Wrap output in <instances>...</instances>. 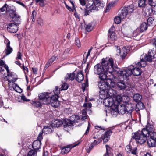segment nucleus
Returning <instances> with one entry per match:
<instances>
[{
    "mask_svg": "<svg viewBox=\"0 0 156 156\" xmlns=\"http://www.w3.org/2000/svg\"><path fill=\"white\" fill-rule=\"evenodd\" d=\"M116 68L118 67L115 66L113 59L108 57L102 59L101 64H98L95 65L94 72L95 74L99 75V78L100 79L104 80L106 79L109 73L110 75L108 76L113 75Z\"/></svg>",
    "mask_w": 156,
    "mask_h": 156,
    "instance_id": "f257e3e1",
    "label": "nucleus"
},
{
    "mask_svg": "<svg viewBox=\"0 0 156 156\" xmlns=\"http://www.w3.org/2000/svg\"><path fill=\"white\" fill-rule=\"evenodd\" d=\"M121 70L119 68H116V69L112 76H113L112 79L115 84H116L117 88L120 90H123L127 86L123 80L127 77H124V75L121 74Z\"/></svg>",
    "mask_w": 156,
    "mask_h": 156,
    "instance_id": "f03ea898",
    "label": "nucleus"
},
{
    "mask_svg": "<svg viewBox=\"0 0 156 156\" xmlns=\"http://www.w3.org/2000/svg\"><path fill=\"white\" fill-rule=\"evenodd\" d=\"M147 132L146 130H142L137 132L133 133V136L131 139V141H134L140 144H143L145 142L148 136L146 134Z\"/></svg>",
    "mask_w": 156,
    "mask_h": 156,
    "instance_id": "7ed1b4c3",
    "label": "nucleus"
},
{
    "mask_svg": "<svg viewBox=\"0 0 156 156\" xmlns=\"http://www.w3.org/2000/svg\"><path fill=\"white\" fill-rule=\"evenodd\" d=\"M120 73L121 75H124L125 76H124V77H127L132 74L135 76L140 75L141 74V71L139 68L135 67L131 69L130 68L129 69H127L121 70Z\"/></svg>",
    "mask_w": 156,
    "mask_h": 156,
    "instance_id": "20e7f679",
    "label": "nucleus"
},
{
    "mask_svg": "<svg viewBox=\"0 0 156 156\" xmlns=\"http://www.w3.org/2000/svg\"><path fill=\"white\" fill-rule=\"evenodd\" d=\"M112 133V131L111 130H107L104 134L102 136L101 138H99L98 139V141L96 140H94L93 142L89 147L90 150H91L95 145H98L100 142L103 140L104 143H105L108 142L110 139V136Z\"/></svg>",
    "mask_w": 156,
    "mask_h": 156,
    "instance_id": "39448f33",
    "label": "nucleus"
},
{
    "mask_svg": "<svg viewBox=\"0 0 156 156\" xmlns=\"http://www.w3.org/2000/svg\"><path fill=\"white\" fill-rule=\"evenodd\" d=\"M50 95V92H44L40 93L38 97L43 104L47 105L50 104L51 102Z\"/></svg>",
    "mask_w": 156,
    "mask_h": 156,
    "instance_id": "423d86ee",
    "label": "nucleus"
},
{
    "mask_svg": "<svg viewBox=\"0 0 156 156\" xmlns=\"http://www.w3.org/2000/svg\"><path fill=\"white\" fill-rule=\"evenodd\" d=\"M42 133L40 132L37 138V140L34 141L32 144V147L34 150H37L40 148L41 145V140L42 139Z\"/></svg>",
    "mask_w": 156,
    "mask_h": 156,
    "instance_id": "0eeeda50",
    "label": "nucleus"
},
{
    "mask_svg": "<svg viewBox=\"0 0 156 156\" xmlns=\"http://www.w3.org/2000/svg\"><path fill=\"white\" fill-rule=\"evenodd\" d=\"M114 48L116 50L117 52L119 54V55L122 58H124L125 57L127 53L129 50V49L127 48L126 47H124L120 49L119 47L118 46H115Z\"/></svg>",
    "mask_w": 156,
    "mask_h": 156,
    "instance_id": "6e6552de",
    "label": "nucleus"
},
{
    "mask_svg": "<svg viewBox=\"0 0 156 156\" xmlns=\"http://www.w3.org/2000/svg\"><path fill=\"white\" fill-rule=\"evenodd\" d=\"M149 135L150 137L147 140V144L149 147H154L156 145V133H152Z\"/></svg>",
    "mask_w": 156,
    "mask_h": 156,
    "instance_id": "1a4fd4ad",
    "label": "nucleus"
},
{
    "mask_svg": "<svg viewBox=\"0 0 156 156\" xmlns=\"http://www.w3.org/2000/svg\"><path fill=\"white\" fill-rule=\"evenodd\" d=\"M15 23H10L8 24L7 29L11 33H15L18 30V25L20 24V22L18 21H16V22Z\"/></svg>",
    "mask_w": 156,
    "mask_h": 156,
    "instance_id": "9d476101",
    "label": "nucleus"
},
{
    "mask_svg": "<svg viewBox=\"0 0 156 156\" xmlns=\"http://www.w3.org/2000/svg\"><path fill=\"white\" fill-rule=\"evenodd\" d=\"M6 80L9 82L8 85L10 86V83H13L15 82L17 80V76L13 73L9 72V71L8 73V74L6 76Z\"/></svg>",
    "mask_w": 156,
    "mask_h": 156,
    "instance_id": "9b49d317",
    "label": "nucleus"
},
{
    "mask_svg": "<svg viewBox=\"0 0 156 156\" xmlns=\"http://www.w3.org/2000/svg\"><path fill=\"white\" fill-rule=\"evenodd\" d=\"M125 105L119 104L117 106V109H112L111 112H118L119 114H124L126 112Z\"/></svg>",
    "mask_w": 156,
    "mask_h": 156,
    "instance_id": "f8f14e48",
    "label": "nucleus"
},
{
    "mask_svg": "<svg viewBox=\"0 0 156 156\" xmlns=\"http://www.w3.org/2000/svg\"><path fill=\"white\" fill-rule=\"evenodd\" d=\"M80 143V142L73 144L68 145L66 147L63 148L62 149L61 153L62 154H66L69 152L71 148H73L74 147L77 146Z\"/></svg>",
    "mask_w": 156,
    "mask_h": 156,
    "instance_id": "ddd939ff",
    "label": "nucleus"
},
{
    "mask_svg": "<svg viewBox=\"0 0 156 156\" xmlns=\"http://www.w3.org/2000/svg\"><path fill=\"white\" fill-rule=\"evenodd\" d=\"M104 6V2L101 1L99 0H95L94 2V5L93 7V10L97 11L99 9H102Z\"/></svg>",
    "mask_w": 156,
    "mask_h": 156,
    "instance_id": "4468645a",
    "label": "nucleus"
},
{
    "mask_svg": "<svg viewBox=\"0 0 156 156\" xmlns=\"http://www.w3.org/2000/svg\"><path fill=\"white\" fill-rule=\"evenodd\" d=\"M8 11L10 17L14 19V21H16L17 20V21L20 22V16L16 14L15 11L12 9H10Z\"/></svg>",
    "mask_w": 156,
    "mask_h": 156,
    "instance_id": "2eb2a0df",
    "label": "nucleus"
},
{
    "mask_svg": "<svg viewBox=\"0 0 156 156\" xmlns=\"http://www.w3.org/2000/svg\"><path fill=\"white\" fill-rule=\"evenodd\" d=\"M142 130H144L147 131L146 134L149 136L150 134L153 132L154 130V128L152 125L148 124L146 126V127L143 128Z\"/></svg>",
    "mask_w": 156,
    "mask_h": 156,
    "instance_id": "dca6fc26",
    "label": "nucleus"
},
{
    "mask_svg": "<svg viewBox=\"0 0 156 156\" xmlns=\"http://www.w3.org/2000/svg\"><path fill=\"white\" fill-rule=\"evenodd\" d=\"M5 42H6V47L5 50V53L6 55H8L10 54L13 51L12 48L10 46V42L8 40H5Z\"/></svg>",
    "mask_w": 156,
    "mask_h": 156,
    "instance_id": "f3484780",
    "label": "nucleus"
},
{
    "mask_svg": "<svg viewBox=\"0 0 156 156\" xmlns=\"http://www.w3.org/2000/svg\"><path fill=\"white\" fill-rule=\"evenodd\" d=\"M98 86L100 89L103 91L106 90L108 87L106 83L103 80H101L98 83Z\"/></svg>",
    "mask_w": 156,
    "mask_h": 156,
    "instance_id": "a211bd4d",
    "label": "nucleus"
},
{
    "mask_svg": "<svg viewBox=\"0 0 156 156\" xmlns=\"http://www.w3.org/2000/svg\"><path fill=\"white\" fill-rule=\"evenodd\" d=\"M53 127L52 126H44L42 130V132H41L42 133H43L46 134H48L52 133L53 130Z\"/></svg>",
    "mask_w": 156,
    "mask_h": 156,
    "instance_id": "6ab92c4d",
    "label": "nucleus"
},
{
    "mask_svg": "<svg viewBox=\"0 0 156 156\" xmlns=\"http://www.w3.org/2000/svg\"><path fill=\"white\" fill-rule=\"evenodd\" d=\"M75 75V74L74 72L67 73L65 77V80L67 81L68 79H69L70 80L73 81L74 79Z\"/></svg>",
    "mask_w": 156,
    "mask_h": 156,
    "instance_id": "aec40b11",
    "label": "nucleus"
},
{
    "mask_svg": "<svg viewBox=\"0 0 156 156\" xmlns=\"http://www.w3.org/2000/svg\"><path fill=\"white\" fill-rule=\"evenodd\" d=\"M93 0H87V8H90V12H92V10H93V7H94V2Z\"/></svg>",
    "mask_w": 156,
    "mask_h": 156,
    "instance_id": "412c9836",
    "label": "nucleus"
},
{
    "mask_svg": "<svg viewBox=\"0 0 156 156\" xmlns=\"http://www.w3.org/2000/svg\"><path fill=\"white\" fill-rule=\"evenodd\" d=\"M126 109V112L131 113L134 110V105L131 103H128L125 105Z\"/></svg>",
    "mask_w": 156,
    "mask_h": 156,
    "instance_id": "4be33fe9",
    "label": "nucleus"
},
{
    "mask_svg": "<svg viewBox=\"0 0 156 156\" xmlns=\"http://www.w3.org/2000/svg\"><path fill=\"white\" fill-rule=\"evenodd\" d=\"M76 78V80L79 82H80L83 80V75L81 71L78 73Z\"/></svg>",
    "mask_w": 156,
    "mask_h": 156,
    "instance_id": "5701e85b",
    "label": "nucleus"
},
{
    "mask_svg": "<svg viewBox=\"0 0 156 156\" xmlns=\"http://www.w3.org/2000/svg\"><path fill=\"white\" fill-rule=\"evenodd\" d=\"M62 124V121L59 119H56L51 124V126L53 127H59Z\"/></svg>",
    "mask_w": 156,
    "mask_h": 156,
    "instance_id": "b1692460",
    "label": "nucleus"
},
{
    "mask_svg": "<svg viewBox=\"0 0 156 156\" xmlns=\"http://www.w3.org/2000/svg\"><path fill=\"white\" fill-rule=\"evenodd\" d=\"M70 120L73 123H77L78 121L80 120V117L77 115H73L70 117Z\"/></svg>",
    "mask_w": 156,
    "mask_h": 156,
    "instance_id": "393cba45",
    "label": "nucleus"
},
{
    "mask_svg": "<svg viewBox=\"0 0 156 156\" xmlns=\"http://www.w3.org/2000/svg\"><path fill=\"white\" fill-rule=\"evenodd\" d=\"M108 39L111 41H114L117 38V36L115 33L114 32L112 33L109 32L108 34Z\"/></svg>",
    "mask_w": 156,
    "mask_h": 156,
    "instance_id": "a878e982",
    "label": "nucleus"
},
{
    "mask_svg": "<svg viewBox=\"0 0 156 156\" xmlns=\"http://www.w3.org/2000/svg\"><path fill=\"white\" fill-rule=\"evenodd\" d=\"M121 11V12L119 16L122 19H124L127 16L128 13L124 8H123Z\"/></svg>",
    "mask_w": 156,
    "mask_h": 156,
    "instance_id": "bb28decb",
    "label": "nucleus"
},
{
    "mask_svg": "<svg viewBox=\"0 0 156 156\" xmlns=\"http://www.w3.org/2000/svg\"><path fill=\"white\" fill-rule=\"evenodd\" d=\"M32 105L36 107H40L42 106V105L44 104L39 99L36 101H32L31 103Z\"/></svg>",
    "mask_w": 156,
    "mask_h": 156,
    "instance_id": "cd10ccee",
    "label": "nucleus"
},
{
    "mask_svg": "<svg viewBox=\"0 0 156 156\" xmlns=\"http://www.w3.org/2000/svg\"><path fill=\"white\" fill-rule=\"evenodd\" d=\"M142 97L139 94H136L133 95V98L134 100L136 102L140 101L142 99Z\"/></svg>",
    "mask_w": 156,
    "mask_h": 156,
    "instance_id": "c85d7f7f",
    "label": "nucleus"
},
{
    "mask_svg": "<svg viewBox=\"0 0 156 156\" xmlns=\"http://www.w3.org/2000/svg\"><path fill=\"white\" fill-rule=\"evenodd\" d=\"M104 103L105 106L108 107H111L113 104L112 100L111 101L110 99L108 98L105 99L104 101Z\"/></svg>",
    "mask_w": 156,
    "mask_h": 156,
    "instance_id": "c756f323",
    "label": "nucleus"
},
{
    "mask_svg": "<svg viewBox=\"0 0 156 156\" xmlns=\"http://www.w3.org/2000/svg\"><path fill=\"white\" fill-rule=\"evenodd\" d=\"M144 12L145 13V15L147 16H151L153 14L151 9V8H146L144 11Z\"/></svg>",
    "mask_w": 156,
    "mask_h": 156,
    "instance_id": "7c9ffc66",
    "label": "nucleus"
},
{
    "mask_svg": "<svg viewBox=\"0 0 156 156\" xmlns=\"http://www.w3.org/2000/svg\"><path fill=\"white\" fill-rule=\"evenodd\" d=\"M50 93V101L51 102L52 101H57L58 100V96L56 94L53 95L51 92ZM51 102H50L51 103Z\"/></svg>",
    "mask_w": 156,
    "mask_h": 156,
    "instance_id": "2f4dec72",
    "label": "nucleus"
},
{
    "mask_svg": "<svg viewBox=\"0 0 156 156\" xmlns=\"http://www.w3.org/2000/svg\"><path fill=\"white\" fill-rule=\"evenodd\" d=\"M36 3L41 7H43L46 4V0H35Z\"/></svg>",
    "mask_w": 156,
    "mask_h": 156,
    "instance_id": "473e14b6",
    "label": "nucleus"
},
{
    "mask_svg": "<svg viewBox=\"0 0 156 156\" xmlns=\"http://www.w3.org/2000/svg\"><path fill=\"white\" fill-rule=\"evenodd\" d=\"M12 87L13 89L17 92L20 93L22 92V89H21L19 87V86H18L16 84H13L12 85Z\"/></svg>",
    "mask_w": 156,
    "mask_h": 156,
    "instance_id": "72a5a7b5",
    "label": "nucleus"
},
{
    "mask_svg": "<svg viewBox=\"0 0 156 156\" xmlns=\"http://www.w3.org/2000/svg\"><path fill=\"white\" fill-rule=\"evenodd\" d=\"M126 10L128 13H132L133 11V5H131L129 6L124 8Z\"/></svg>",
    "mask_w": 156,
    "mask_h": 156,
    "instance_id": "f704fd0d",
    "label": "nucleus"
},
{
    "mask_svg": "<svg viewBox=\"0 0 156 156\" xmlns=\"http://www.w3.org/2000/svg\"><path fill=\"white\" fill-rule=\"evenodd\" d=\"M152 57L151 52H150L149 51L148 52V54L146 55L145 57V59L146 61L151 62L152 61Z\"/></svg>",
    "mask_w": 156,
    "mask_h": 156,
    "instance_id": "c9c22d12",
    "label": "nucleus"
},
{
    "mask_svg": "<svg viewBox=\"0 0 156 156\" xmlns=\"http://www.w3.org/2000/svg\"><path fill=\"white\" fill-rule=\"evenodd\" d=\"M146 62L144 61L143 59H141L140 62H138L136 64V65H137V66L144 67L146 66Z\"/></svg>",
    "mask_w": 156,
    "mask_h": 156,
    "instance_id": "e433bc0d",
    "label": "nucleus"
},
{
    "mask_svg": "<svg viewBox=\"0 0 156 156\" xmlns=\"http://www.w3.org/2000/svg\"><path fill=\"white\" fill-rule=\"evenodd\" d=\"M136 109L139 110L143 109L144 108V104L141 102H140L136 105Z\"/></svg>",
    "mask_w": 156,
    "mask_h": 156,
    "instance_id": "4c0bfd02",
    "label": "nucleus"
},
{
    "mask_svg": "<svg viewBox=\"0 0 156 156\" xmlns=\"http://www.w3.org/2000/svg\"><path fill=\"white\" fill-rule=\"evenodd\" d=\"M37 152L36 150L31 149L28 152L27 156H35L37 155Z\"/></svg>",
    "mask_w": 156,
    "mask_h": 156,
    "instance_id": "58836bf2",
    "label": "nucleus"
},
{
    "mask_svg": "<svg viewBox=\"0 0 156 156\" xmlns=\"http://www.w3.org/2000/svg\"><path fill=\"white\" fill-rule=\"evenodd\" d=\"M148 27V26L145 23H143L140 26V30L141 31L143 32L146 30Z\"/></svg>",
    "mask_w": 156,
    "mask_h": 156,
    "instance_id": "ea45409f",
    "label": "nucleus"
},
{
    "mask_svg": "<svg viewBox=\"0 0 156 156\" xmlns=\"http://www.w3.org/2000/svg\"><path fill=\"white\" fill-rule=\"evenodd\" d=\"M145 5V0H139L138 2V6L139 7H144Z\"/></svg>",
    "mask_w": 156,
    "mask_h": 156,
    "instance_id": "a19ab883",
    "label": "nucleus"
},
{
    "mask_svg": "<svg viewBox=\"0 0 156 156\" xmlns=\"http://www.w3.org/2000/svg\"><path fill=\"white\" fill-rule=\"evenodd\" d=\"M5 69H6L7 73L9 71L8 66L6 65H5L3 66H0V72H4Z\"/></svg>",
    "mask_w": 156,
    "mask_h": 156,
    "instance_id": "79ce46f5",
    "label": "nucleus"
},
{
    "mask_svg": "<svg viewBox=\"0 0 156 156\" xmlns=\"http://www.w3.org/2000/svg\"><path fill=\"white\" fill-rule=\"evenodd\" d=\"M115 4V2H111L109 3L107 6L105 11L106 12H108L109 10L111 9V8Z\"/></svg>",
    "mask_w": 156,
    "mask_h": 156,
    "instance_id": "37998d69",
    "label": "nucleus"
},
{
    "mask_svg": "<svg viewBox=\"0 0 156 156\" xmlns=\"http://www.w3.org/2000/svg\"><path fill=\"white\" fill-rule=\"evenodd\" d=\"M37 15V12L33 10L32 12V15L31 16V19H32V21L34 22L35 20V17Z\"/></svg>",
    "mask_w": 156,
    "mask_h": 156,
    "instance_id": "c03bdc74",
    "label": "nucleus"
},
{
    "mask_svg": "<svg viewBox=\"0 0 156 156\" xmlns=\"http://www.w3.org/2000/svg\"><path fill=\"white\" fill-rule=\"evenodd\" d=\"M122 18L119 16H117L114 18V22L116 24H118L121 21V19Z\"/></svg>",
    "mask_w": 156,
    "mask_h": 156,
    "instance_id": "a18cd8bd",
    "label": "nucleus"
},
{
    "mask_svg": "<svg viewBox=\"0 0 156 156\" xmlns=\"http://www.w3.org/2000/svg\"><path fill=\"white\" fill-rule=\"evenodd\" d=\"M69 87L68 84L66 83H63L61 87V90H66Z\"/></svg>",
    "mask_w": 156,
    "mask_h": 156,
    "instance_id": "49530a36",
    "label": "nucleus"
},
{
    "mask_svg": "<svg viewBox=\"0 0 156 156\" xmlns=\"http://www.w3.org/2000/svg\"><path fill=\"white\" fill-rule=\"evenodd\" d=\"M148 3L152 7L156 5V0H148Z\"/></svg>",
    "mask_w": 156,
    "mask_h": 156,
    "instance_id": "de8ad7c7",
    "label": "nucleus"
},
{
    "mask_svg": "<svg viewBox=\"0 0 156 156\" xmlns=\"http://www.w3.org/2000/svg\"><path fill=\"white\" fill-rule=\"evenodd\" d=\"M93 27L91 23H88L86 27V29L87 31H90L92 29Z\"/></svg>",
    "mask_w": 156,
    "mask_h": 156,
    "instance_id": "09e8293b",
    "label": "nucleus"
},
{
    "mask_svg": "<svg viewBox=\"0 0 156 156\" xmlns=\"http://www.w3.org/2000/svg\"><path fill=\"white\" fill-rule=\"evenodd\" d=\"M108 93L109 94V95L112 96L115 93V91L113 89L110 88L107 91Z\"/></svg>",
    "mask_w": 156,
    "mask_h": 156,
    "instance_id": "8fccbe9b",
    "label": "nucleus"
},
{
    "mask_svg": "<svg viewBox=\"0 0 156 156\" xmlns=\"http://www.w3.org/2000/svg\"><path fill=\"white\" fill-rule=\"evenodd\" d=\"M105 147H106V154H105V155H107V156H108V154L110 152L111 148L109 147V146L107 145H105Z\"/></svg>",
    "mask_w": 156,
    "mask_h": 156,
    "instance_id": "3c124183",
    "label": "nucleus"
},
{
    "mask_svg": "<svg viewBox=\"0 0 156 156\" xmlns=\"http://www.w3.org/2000/svg\"><path fill=\"white\" fill-rule=\"evenodd\" d=\"M57 101H52L50 103L51 105L54 107L56 108L58 107V105L57 103Z\"/></svg>",
    "mask_w": 156,
    "mask_h": 156,
    "instance_id": "603ef678",
    "label": "nucleus"
},
{
    "mask_svg": "<svg viewBox=\"0 0 156 156\" xmlns=\"http://www.w3.org/2000/svg\"><path fill=\"white\" fill-rule=\"evenodd\" d=\"M55 89V90H54V94H56L58 95V94L60 93V90L59 88H58V87L56 86Z\"/></svg>",
    "mask_w": 156,
    "mask_h": 156,
    "instance_id": "864d4df0",
    "label": "nucleus"
},
{
    "mask_svg": "<svg viewBox=\"0 0 156 156\" xmlns=\"http://www.w3.org/2000/svg\"><path fill=\"white\" fill-rule=\"evenodd\" d=\"M88 111L91 112V110L89 109L85 108L83 109L82 112V114L83 115H87V112Z\"/></svg>",
    "mask_w": 156,
    "mask_h": 156,
    "instance_id": "5fc2aeb1",
    "label": "nucleus"
},
{
    "mask_svg": "<svg viewBox=\"0 0 156 156\" xmlns=\"http://www.w3.org/2000/svg\"><path fill=\"white\" fill-rule=\"evenodd\" d=\"M92 106V104L90 102L86 103L83 104V107L85 108H91Z\"/></svg>",
    "mask_w": 156,
    "mask_h": 156,
    "instance_id": "6e6d98bb",
    "label": "nucleus"
},
{
    "mask_svg": "<svg viewBox=\"0 0 156 156\" xmlns=\"http://www.w3.org/2000/svg\"><path fill=\"white\" fill-rule=\"evenodd\" d=\"M122 100V97L120 95H117L116 97V101L118 103H120Z\"/></svg>",
    "mask_w": 156,
    "mask_h": 156,
    "instance_id": "4d7b16f0",
    "label": "nucleus"
},
{
    "mask_svg": "<svg viewBox=\"0 0 156 156\" xmlns=\"http://www.w3.org/2000/svg\"><path fill=\"white\" fill-rule=\"evenodd\" d=\"M75 44L78 48L80 47V42L78 38H76L75 40Z\"/></svg>",
    "mask_w": 156,
    "mask_h": 156,
    "instance_id": "13d9d810",
    "label": "nucleus"
},
{
    "mask_svg": "<svg viewBox=\"0 0 156 156\" xmlns=\"http://www.w3.org/2000/svg\"><path fill=\"white\" fill-rule=\"evenodd\" d=\"M7 5L6 4H5L0 9V12H4L7 10L6 6Z\"/></svg>",
    "mask_w": 156,
    "mask_h": 156,
    "instance_id": "bf43d9fd",
    "label": "nucleus"
},
{
    "mask_svg": "<svg viewBox=\"0 0 156 156\" xmlns=\"http://www.w3.org/2000/svg\"><path fill=\"white\" fill-rule=\"evenodd\" d=\"M125 150L128 153H130L131 151V148L129 145H127L126 146Z\"/></svg>",
    "mask_w": 156,
    "mask_h": 156,
    "instance_id": "052dcab7",
    "label": "nucleus"
},
{
    "mask_svg": "<svg viewBox=\"0 0 156 156\" xmlns=\"http://www.w3.org/2000/svg\"><path fill=\"white\" fill-rule=\"evenodd\" d=\"M23 70L24 71V72L25 74L26 75V74L28 72V69L26 66H24V65L22 67V68Z\"/></svg>",
    "mask_w": 156,
    "mask_h": 156,
    "instance_id": "680f3d73",
    "label": "nucleus"
},
{
    "mask_svg": "<svg viewBox=\"0 0 156 156\" xmlns=\"http://www.w3.org/2000/svg\"><path fill=\"white\" fill-rule=\"evenodd\" d=\"M154 19L152 17H149L147 20V22L148 23L152 24L154 21Z\"/></svg>",
    "mask_w": 156,
    "mask_h": 156,
    "instance_id": "e2e57ef3",
    "label": "nucleus"
},
{
    "mask_svg": "<svg viewBox=\"0 0 156 156\" xmlns=\"http://www.w3.org/2000/svg\"><path fill=\"white\" fill-rule=\"evenodd\" d=\"M153 14L156 15V5L151 8Z\"/></svg>",
    "mask_w": 156,
    "mask_h": 156,
    "instance_id": "0e129e2a",
    "label": "nucleus"
},
{
    "mask_svg": "<svg viewBox=\"0 0 156 156\" xmlns=\"http://www.w3.org/2000/svg\"><path fill=\"white\" fill-rule=\"evenodd\" d=\"M66 124L68 126H72L73 125V122L70 120H68L66 122Z\"/></svg>",
    "mask_w": 156,
    "mask_h": 156,
    "instance_id": "69168bd1",
    "label": "nucleus"
},
{
    "mask_svg": "<svg viewBox=\"0 0 156 156\" xmlns=\"http://www.w3.org/2000/svg\"><path fill=\"white\" fill-rule=\"evenodd\" d=\"M37 22L38 24H39L41 25L43 23V20L41 18H39L38 19Z\"/></svg>",
    "mask_w": 156,
    "mask_h": 156,
    "instance_id": "338daca9",
    "label": "nucleus"
},
{
    "mask_svg": "<svg viewBox=\"0 0 156 156\" xmlns=\"http://www.w3.org/2000/svg\"><path fill=\"white\" fill-rule=\"evenodd\" d=\"M137 152V148L136 147L134 148L132 150L131 149V152L132 154L136 155V154Z\"/></svg>",
    "mask_w": 156,
    "mask_h": 156,
    "instance_id": "774afa93",
    "label": "nucleus"
}]
</instances>
